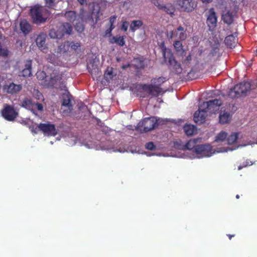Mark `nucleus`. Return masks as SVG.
<instances>
[{"label": "nucleus", "instance_id": "obj_19", "mask_svg": "<svg viewBox=\"0 0 257 257\" xmlns=\"http://www.w3.org/2000/svg\"><path fill=\"white\" fill-rule=\"evenodd\" d=\"M62 105L68 108V110H67V111H66L65 110H64V113H69L72 110L73 106L71 103L70 97L68 95H66L65 96H63Z\"/></svg>", "mask_w": 257, "mask_h": 257}, {"label": "nucleus", "instance_id": "obj_3", "mask_svg": "<svg viewBox=\"0 0 257 257\" xmlns=\"http://www.w3.org/2000/svg\"><path fill=\"white\" fill-rule=\"evenodd\" d=\"M30 16L33 23L40 25L46 22L50 12L42 6L36 5L30 10Z\"/></svg>", "mask_w": 257, "mask_h": 257}, {"label": "nucleus", "instance_id": "obj_54", "mask_svg": "<svg viewBox=\"0 0 257 257\" xmlns=\"http://www.w3.org/2000/svg\"><path fill=\"white\" fill-rule=\"evenodd\" d=\"M227 236L229 237V239L230 240H231V238H232V237H234V236H235V235H234V234L231 235V234H227Z\"/></svg>", "mask_w": 257, "mask_h": 257}, {"label": "nucleus", "instance_id": "obj_57", "mask_svg": "<svg viewBox=\"0 0 257 257\" xmlns=\"http://www.w3.org/2000/svg\"><path fill=\"white\" fill-rule=\"evenodd\" d=\"M191 71H190V72H189V73H188V74H189V75H190V74H191Z\"/></svg>", "mask_w": 257, "mask_h": 257}, {"label": "nucleus", "instance_id": "obj_44", "mask_svg": "<svg viewBox=\"0 0 257 257\" xmlns=\"http://www.w3.org/2000/svg\"><path fill=\"white\" fill-rule=\"evenodd\" d=\"M128 23L127 21H123L122 23L121 26V30L124 32H126L127 30Z\"/></svg>", "mask_w": 257, "mask_h": 257}, {"label": "nucleus", "instance_id": "obj_52", "mask_svg": "<svg viewBox=\"0 0 257 257\" xmlns=\"http://www.w3.org/2000/svg\"><path fill=\"white\" fill-rule=\"evenodd\" d=\"M183 64L184 65H189L190 64L188 63V61H186V59H185L183 62H182Z\"/></svg>", "mask_w": 257, "mask_h": 257}, {"label": "nucleus", "instance_id": "obj_32", "mask_svg": "<svg viewBox=\"0 0 257 257\" xmlns=\"http://www.w3.org/2000/svg\"><path fill=\"white\" fill-rule=\"evenodd\" d=\"M51 85L52 86H54L56 83L58 81H60L62 79V76L60 74L55 75L54 73L51 75L50 78Z\"/></svg>", "mask_w": 257, "mask_h": 257}, {"label": "nucleus", "instance_id": "obj_14", "mask_svg": "<svg viewBox=\"0 0 257 257\" xmlns=\"http://www.w3.org/2000/svg\"><path fill=\"white\" fill-rule=\"evenodd\" d=\"M3 89L8 93L14 95L19 93L22 89V85L12 82L9 85H5Z\"/></svg>", "mask_w": 257, "mask_h": 257}, {"label": "nucleus", "instance_id": "obj_1", "mask_svg": "<svg viewBox=\"0 0 257 257\" xmlns=\"http://www.w3.org/2000/svg\"><path fill=\"white\" fill-rule=\"evenodd\" d=\"M222 104V101L219 99H215L203 102L199 107V109L194 114L193 119L197 124L205 122L207 116V112L210 110L214 111Z\"/></svg>", "mask_w": 257, "mask_h": 257}, {"label": "nucleus", "instance_id": "obj_42", "mask_svg": "<svg viewBox=\"0 0 257 257\" xmlns=\"http://www.w3.org/2000/svg\"><path fill=\"white\" fill-rule=\"evenodd\" d=\"M75 29L79 32H82L84 29L83 25L80 23H77L75 26Z\"/></svg>", "mask_w": 257, "mask_h": 257}, {"label": "nucleus", "instance_id": "obj_10", "mask_svg": "<svg viewBox=\"0 0 257 257\" xmlns=\"http://www.w3.org/2000/svg\"><path fill=\"white\" fill-rule=\"evenodd\" d=\"M212 147L209 144L199 145L196 148L195 154L197 157H210L213 154Z\"/></svg>", "mask_w": 257, "mask_h": 257}, {"label": "nucleus", "instance_id": "obj_46", "mask_svg": "<svg viewBox=\"0 0 257 257\" xmlns=\"http://www.w3.org/2000/svg\"><path fill=\"white\" fill-rule=\"evenodd\" d=\"M36 108L38 110L42 111L43 109V106L41 103H37L36 104Z\"/></svg>", "mask_w": 257, "mask_h": 257}, {"label": "nucleus", "instance_id": "obj_55", "mask_svg": "<svg viewBox=\"0 0 257 257\" xmlns=\"http://www.w3.org/2000/svg\"><path fill=\"white\" fill-rule=\"evenodd\" d=\"M106 34H111V33L109 32V28L106 30Z\"/></svg>", "mask_w": 257, "mask_h": 257}, {"label": "nucleus", "instance_id": "obj_7", "mask_svg": "<svg viewBox=\"0 0 257 257\" xmlns=\"http://www.w3.org/2000/svg\"><path fill=\"white\" fill-rule=\"evenodd\" d=\"M163 55L165 60L167 61L168 60V64L171 67L175 73H181L182 68L181 64L176 61L173 54L170 51L167 52L165 49L163 50Z\"/></svg>", "mask_w": 257, "mask_h": 257}, {"label": "nucleus", "instance_id": "obj_9", "mask_svg": "<svg viewBox=\"0 0 257 257\" xmlns=\"http://www.w3.org/2000/svg\"><path fill=\"white\" fill-rule=\"evenodd\" d=\"M38 128L45 136L54 137L57 134L55 125L50 123H40L38 124Z\"/></svg>", "mask_w": 257, "mask_h": 257}, {"label": "nucleus", "instance_id": "obj_41", "mask_svg": "<svg viewBox=\"0 0 257 257\" xmlns=\"http://www.w3.org/2000/svg\"><path fill=\"white\" fill-rule=\"evenodd\" d=\"M46 6L48 8H52L55 5V0H45Z\"/></svg>", "mask_w": 257, "mask_h": 257}, {"label": "nucleus", "instance_id": "obj_43", "mask_svg": "<svg viewBox=\"0 0 257 257\" xmlns=\"http://www.w3.org/2000/svg\"><path fill=\"white\" fill-rule=\"evenodd\" d=\"M70 47L72 49L76 51L80 47V44L79 43L72 42Z\"/></svg>", "mask_w": 257, "mask_h": 257}, {"label": "nucleus", "instance_id": "obj_22", "mask_svg": "<svg viewBox=\"0 0 257 257\" xmlns=\"http://www.w3.org/2000/svg\"><path fill=\"white\" fill-rule=\"evenodd\" d=\"M224 42L228 47L232 48L235 47L237 40L233 35H230L225 38Z\"/></svg>", "mask_w": 257, "mask_h": 257}, {"label": "nucleus", "instance_id": "obj_39", "mask_svg": "<svg viewBox=\"0 0 257 257\" xmlns=\"http://www.w3.org/2000/svg\"><path fill=\"white\" fill-rule=\"evenodd\" d=\"M146 148L149 150H154L156 148L155 145L153 142L147 143L145 145Z\"/></svg>", "mask_w": 257, "mask_h": 257}, {"label": "nucleus", "instance_id": "obj_34", "mask_svg": "<svg viewBox=\"0 0 257 257\" xmlns=\"http://www.w3.org/2000/svg\"><path fill=\"white\" fill-rule=\"evenodd\" d=\"M227 134L224 131L220 132L215 137V141L217 142H221L227 138Z\"/></svg>", "mask_w": 257, "mask_h": 257}, {"label": "nucleus", "instance_id": "obj_53", "mask_svg": "<svg viewBox=\"0 0 257 257\" xmlns=\"http://www.w3.org/2000/svg\"><path fill=\"white\" fill-rule=\"evenodd\" d=\"M9 63V61L8 60H7L6 61V63H5V67L6 68H7V67H10Z\"/></svg>", "mask_w": 257, "mask_h": 257}, {"label": "nucleus", "instance_id": "obj_6", "mask_svg": "<svg viewBox=\"0 0 257 257\" xmlns=\"http://www.w3.org/2000/svg\"><path fill=\"white\" fill-rule=\"evenodd\" d=\"M176 5L180 12L188 13H191L197 7V2L195 0H177Z\"/></svg>", "mask_w": 257, "mask_h": 257}, {"label": "nucleus", "instance_id": "obj_26", "mask_svg": "<svg viewBox=\"0 0 257 257\" xmlns=\"http://www.w3.org/2000/svg\"><path fill=\"white\" fill-rule=\"evenodd\" d=\"M134 63L133 64V66L136 69H143L145 68L144 60L142 58H136L134 59Z\"/></svg>", "mask_w": 257, "mask_h": 257}, {"label": "nucleus", "instance_id": "obj_12", "mask_svg": "<svg viewBox=\"0 0 257 257\" xmlns=\"http://www.w3.org/2000/svg\"><path fill=\"white\" fill-rule=\"evenodd\" d=\"M2 115L5 119L13 121L16 118L18 113L13 106L7 105L2 111Z\"/></svg>", "mask_w": 257, "mask_h": 257}, {"label": "nucleus", "instance_id": "obj_30", "mask_svg": "<svg viewBox=\"0 0 257 257\" xmlns=\"http://www.w3.org/2000/svg\"><path fill=\"white\" fill-rule=\"evenodd\" d=\"M112 70V67H108L104 74V78L107 81L111 80L114 76Z\"/></svg>", "mask_w": 257, "mask_h": 257}, {"label": "nucleus", "instance_id": "obj_29", "mask_svg": "<svg viewBox=\"0 0 257 257\" xmlns=\"http://www.w3.org/2000/svg\"><path fill=\"white\" fill-rule=\"evenodd\" d=\"M239 133H232L227 138V143L231 145L235 143L238 138Z\"/></svg>", "mask_w": 257, "mask_h": 257}, {"label": "nucleus", "instance_id": "obj_25", "mask_svg": "<svg viewBox=\"0 0 257 257\" xmlns=\"http://www.w3.org/2000/svg\"><path fill=\"white\" fill-rule=\"evenodd\" d=\"M222 18L224 23L228 25L231 24L233 22V12L231 11L227 12L226 13L222 15Z\"/></svg>", "mask_w": 257, "mask_h": 257}, {"label": "nucleus", "instance_id": "obj_35", "mask_svg": "<svg viewBox=\"0 0 257 257\" xmlns=\"http://www.w3.org/2000/svg\"><path fill=\"white\" fill-rule=\"evenodd\" d=\"M116 19V16H111L109 19V23L110 24L109 32L111 33L112 30L114 28L113 24L115 23Z\"/></svg>", "mask_w": 257, "mask_h": 257}, {"label": "nucleus", "instance_id": "obj_31", "mask_svg": "<svg viewBox=\"0 0 257 257\" xmlns=\"http://www.w3.org/2000/svg\"><path fill=\"white\" fill-rule=\"evenodd\" d=\"M62 31L64 33L70 35L73 30L72 26L68 23H64L62 25Z\"/></svg>", "mask_w": 257, "mask_h": 257}, {"label": "nucleus", "instance_id": "obj_5", "mask_svg": "<svg viewBox=\"0 0 257 257\" xmlns=\"http://www.w3.org/2000/svg\"><path fill=\"white\" fill-rule=\"evenodd\" d=\"M157 125V121L155 117H147L138 123L137 129L142 133H147L154 129Z\"/></svg>", "mask_w": 257, "mask_h": 257}, {"label": "nucleus", "instance_id": "obj_16", "mask_svg": "<svg viewBox=\"0 0 257 257\" xmlns=\"http://www.w3.org/2000/svg\"><path fill=\"white\" fill-rule=\"evenodd\" d=\"M32 61L31 60H27L25 64V68L21 72L20 76L25 77L31 76L32 75Z\"/></svg>", "mask_w": 257, "mask_h": 257}, {"label": "nucleus", "instance_id": "obj_51", "mask_svg": "<svg viewBox=\"0 0 257 257\" xmlns=\"http://www.w3.org/2000/svg\"><path fill=\"white\" fill-rule=\"evenodd\" d=\"M38 130H39L38 128V125H37V127L35 129L32 130V132L34 133L35 134H37Z\"/></svg>", "mask_w": 257, "mask_h": 257}, {"label": "nucleus", "instance_id": "obj_11", "mask_svg": "<svg viewBox=\"0 0 257 257\" xmlns=\"http://www.w3.org/2000/svg\"><path fill=\"white\" fill-rule=\"evenodd\" d=\"M177 37L180 41H184L187 38L186 29L181 26H179L174 31H171L167 35L169 39H172L174 37Z\"/></svg>", "mask_w": 257, "mask_h": 257}, {"label": "nucleus", "instance_id": "obj_48", "mask_svg": "<svg viewBox=\"0 0 257 257\" xmlns=\"http://www.w3.org/2000/svg\"><path fill=\"white\" fill-rule=\"evenodd\" d=\"M185 59H186V61H188V63L190 64V61H191V55L190 54L188 55L186 57Z\"/></svg>", "mask_w": 257, "mask_h": 257}, {"label": "nucleus", "instance_id": "obj_17", "mask_svg": "<svg viewBox=\"0 0 257 257\" xmlns=\"http://www.w3.org/2000/svg\"><path fill=\"white\" fill-rule=\"evenodd\" d=\"M201 140L200 138L190 140L184 146V149L192 150L196 152V148L198 146L197 143Z\"/></svg>", "mask_w": 257, "mask_h": 257}, {"label": "nucleus", "instance_id": "obj_47", "mask_svg": "<svg viewBox=\"0 0 257 257\" xmlns=\"http://www.w3.org/2000/svg\"><path fill=\"white\" fill-rule=\"evenodd\" d=\"M130 66H131V65H130L129 63H127V64H123V65H122V66H121V68H122V69H124H124H126V68H127L130 67Z\"/></svg>", "mask_w": 257, "mask_h": 257}, {"label": "nucleus", "instance_id": "obj_37", "mask_svg": "<svg viewBox=\"0 0 257 257\" xmlns=\"http://www.w3.org/2000/svg\"><path fill=\"white\" fill-rule=\"evenodd\" d=\"M253 164V163L249 160H246L245 161H244L242 162L238 167V170H240L243 168L246 167L247 166H251Z\"/></svg>", "mask_w": 257, "mask_h": 257}, {"label": "nucleus", "instance_id": "obj_49", "mask_svg": "<svg viewBox=\"0 0 257 257\" xmlns=\"http://www.w3.org/2000/svg\"><path fill=\"white\" fill-rule=\"evenodd\" d=\"M203 3L209 4L212 2L213 0H200Z\"/></svg>", "mask_w": 257, "mask_h": 257}, {"label": "nucleus", "instance_id": "obj_2", "mask_svg": "<svg viewBox=\"0 0 257 257\" xmlns=\"http://www.w3.org/2000/svg\"><path fill=\"white\" fill-rule=\"evenodd\" d=\"M152 82L154 84H140L139 89L152 97H157L162 92L161 85L166 81V78L160 77L152 79Z\"/></svg>", "mask_w": 257, "mask_h": 257}, {"label": "nucleus", "instance_id": "obj_20", "mask_svg": "<svg viewBox=\"0 0 257 257\" xmlns=\"http://www.w3.org/2000/svg\"><path fill=\"white\" fill-rule=\"evenodd\" d=\"M160 10L165 12L166 14L173 17L174 15L175 9L174 7L170 3L163 4Z\"/></svg>", "mask_w": 257, "mask_h": 257}, {"label": "nucleus", "instance_id": "obj_18", "mask_svg": "<svg viewBox=\"0 0 257 257\" xmlns=\"http://www.w3.org/2000/svg\"><path fill=\"white\" fill-rule=\"evenodd\" d=\"M20 28L23 33L26 35L32 30V27L26 20H23L20 22Z\"/></svg>", "mask_w": 257, "mask_h": 257}, {"label": "nucleus", "instance_id": "obj_36", "mask_svg": "<svg viewBox=\"0 0 257 257\" xmlns=\"http://www.w3.org/2000/svg\"><path fill=\"white\" fill-rule=\"evenodd\" d=\"M22 106L26 108H30L32 105V100L29 98H25L22 101Z\"/></svg>", "mask_w": 257, "mask_h": 257}, {"label": "nucleus", "instance_id": "obj_4", "mask_svg": "<svg viewBox=\"0 0 257 257\" xmlns=\"http://www.w3.org/2000/svg\"><path fill=\"white\" fill-rule=\"evenodd\" d=\"M251 86V83L249 82L244 81L239 83L230 89L228 94V96L232 99L244 96L250 90Z\"/></svg>", "mask_w": 257, "mask_h": 257}, {"label": "nucleus", "instance_id": "obj_50", "mask_svg": "<svg viewBox=\"0 0 257 257\" xmlns=\"http://www.w3.org/2000/svg\"><path fill=\"white\" fill-rule=\"evenodd\" d=\"M77 1L81 5H83L86 3V0H77Z\"/></svg>", "mask_w": 257, "mask_h": 257}, {"label": "nucleus", "instance_id": "obj_58", "mask_svg": "<svg viewBox=\"0 0 257 257\" xmlns=\"http://www.w3.org/2000/svg\"><path fill=\"white\" fill-rule=\"evenodd\" d=\"M256 56L257 57V50H256Z\"/></svg>", "mask_w": 257, "mask_h": 257}, {"label": "nucleus", "instance_id": "obj_38", "mask_svg": "<svg viewBox=\"0 0 257 257\" xmlns=\"http://www.w3.org/2000/svg\"><path fill=\"white\" fill-rule=\"evenodd\" d=\"M152 3H153L158 10H160L161 9V7H162L163 4L161 3V2L160 0H151Z\"/></svg>", "mask_w": 257, "mask_h": 257}, {"label": "nucleus", "instance_id": "obj_33", "mask_svg": "<svg viewBox=\"0 0 257 257\" xmlns=\"http://www.w3.org/2000/svg\"><path fill=\"white\" fill-rule=\"evenodd\" d=\"M174 47L177 53H183L184 52L182 43L181 41H175L174 43Z\"/></svg>", "mask_w": 257, "mask_h": 257}, {"label": "nucleus", "instance_id": "obj_8", "mask_svg": "<svg viewBox=\"0 0 257 257\" xmlns=\"http://www.w3.org/2000/svg\"><path fill=\"white\" fill-rule=\"evenodd\" d=\"M100 9V7H98V9L96 11V14L95 16V21L92 17V15L94 13L93 12H92L91 14H89L84 9H81L80 11L79 17L83 22H91L95 24L99 20Z\"/></svg>", "mask_w": 257, "mask_h": 257}, {"label": "nucleus", "instance_id": "obj_27", "mask_svg": "<svg viewBox=\"0 0 257 257\" xmlns=\"http://www.w3.org/2000/svg\"><path fill=\"white\" fill-rule=\"evenodd\" d=\"M64 17L71 23H73L76 18V13L74 11H68L64 14Z\"/></svg>", "mask_w": 257, "mask_h": 257}, {"label": "nucleus", "instance_id": "obj_40", "mask_svg": "<svg viewBox=\"0 0 257 257\" xmlns=\"http://www.w3.org/2000/svg\"><path fill=\"white\" fill-rule=\"evenodd\" d=\"M9 54V51L7 49H2L1 48V57L7 59Z\"/></svg>", "mask_w": 257, "mask_h": 257}, {"label": "nucleus", "instance_id": "obj_13", "mask_svg": "<svg viewBox=\"0 0 257 257\" xmlns=\"http://www.w3.org/2000/svg\"><path fill=\"white\" fill-rule=\"evenodd\" d=\"M208 13L206 23L209 27V30H211L216 26L217 18L213 8L210 9Z\"/></svg>", "mask_w": 257, "mask_h": 257}, {"label": "nucleus", "instance_id": "obj_23", "mask_svg": "<svg viewBox=\"0 0 257 257\" xmlns=\"http://www.w3.org/2000/svg\"><path fill=\"white\" fill-rule=\"evenodd\" d=\"M231 115L229 113L221 111L219 115V122L222 124L228 123L231 119Z\"/></svg>", "mask_w": 257, "mask_h": 257}, {"label": "nucleus", "instance_id": "obj_45", "mask_svg": "<svg viewBox=\"0 0 257 257\" xmlns=\"http://www.w3.org/2000/svg\"><path fill=\"white\" fill-rule=\"evenodd\" d=\"M37 76L40 80H43L46 77V73L44 71L38 72Z\"/></svg>", "mask_w": 257, "mask_h": 257}, {"label": "nucleus", "instance_id": "obj_24", "mask_svg": "<svg viewBox=\"0 0 257 257\" xmlns=\"http://www.w3.org/2000/svg\"><path fill=\"white\" fill-rule=\"evenodd\" d=\"M185 134L188 136H191L197 132L196 127L192 124H186L183 127Z\"/></svg>", "mask_w": 257, "mask_h": 257}, {"label": "nucleus", "instance_id": "obj_21", "mask_svg": "<svg viewBox=\"0 0 257 257\" xmlns=\"http://www.w3.org/2000/svg\"><path fill=\"white\" fill-rule=\"evenodd\" d=\"M125 36H113L110 40L109 43L111 44H116L120 47H123L125 45Z\"/></svg>", "mask_w": 257, "mask_h": 257}, {"label": "nucleus", "instance_id": "obj_28", "mask_svg": "<svg viewBox=\"0 0 257 257\" xmlns=\"http://www.w3.org/2000/svg\"><path fill=\"white\" fill-rule=\"evenodd\" d=\"M143 25L141 20H134L132 22L130 25V30L132 32H135L136 28H139Z\"/></svg>", "mask_w": 257, "mask_h": 257}, {"label": "nucleus", "instance_id": "obj_56", "mask_svg": "<svg viewBox=\"0 0 257 257\" xmlns=\"http://www.w3.org/2000/svg\"><path fill=\"white\" fill-rule=\"evenodd\" d=\"M236 199H239V195H238V194H237V195H236Z\"/></svg>", "mask_w": 257, "mask_h": 257}, {"label": "nucleus", "instance_id": "obj_15", "mask_svg": "<svg viewBox=\"0 0 257 257\" xmlns=\"http://www.w3.org/2000/svg\"><path fill=\"white\" fill-rule=\"evenodd\" d=\"M46 36L44 33L40 34L36 39V43L41 51L46 52L48 49V47L46 44Z\"/></svg>", "mask_w": 257, "mask_h": 257}]
</instances>
